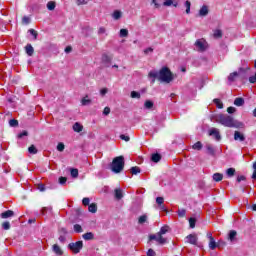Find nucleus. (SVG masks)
I'll list each match as a JSON object with an SVG mask.
<instances>
[{"label": "nucleus", "instance_id": "nucleus-1", "mask_svg": "<svg viewBox=\"0 0 256 256\" xmlns=\"http://www.w3.org/2000/svg\"><path fill=\"white\" fill-rule=\"evenodd\" d=\"M175 77L177 76L167 66L162 67L159 71L152 70L148 73V78L152 79V83H155V79H157L160 83L169 84L175 80Z\"/></svg>", "mask_w": 256, "mask_h": 256}, {"label": "nucleus", "instance_id": "nucleus-2", "mask_svg": "<svg viewBox=\"0 0 256 256\" xmlns=\"http://www.w3.org/2000/svg\"><path fill=\"white\" fill-rule=\"evenodd\" d=\"M215 121L216 123H220V125H223L224 127H230L234 129H243V127H245V124H243V122L237 121L229 115L218 114L215 117Z\"/></svg>", "mask_w": 256, "mask_h": 256}, {"label": "nucleus", "instance_id": "nucleus-3", "mask_svg": "<svg viewBox=\"0 0 256 256\" xmlns=\"http://www.w3.org/2000/svg\"><path fill=\"white\" fill-rule=\"evenodd\" d=\"M124 167H125V160L123 156H118L113 159L111 164V171L113 173H121Z\"/></svg>", "mask_w": 256, "mask_h": 256}, {"label": "nucleus", "instance_id": "nucleus-4", "mask_svg": "<svg viewBox=\"0 0 256 256\" xmlns=\"http://www.w3.org/2000/svg\"><path fill=\"white\" fill-rule=\"evenodd\" d=\"M194 45H195V49L198 50L200 53H203V51H207V47H209L205 39L196 40Z\"/></svg>", "mask_w": 256, "mask_h": 256}, {"label": "nucleus", "instance_id": "nucleus-5", "mask_svg": "<svg viewBox=\"0 0 256 256\" xmlns=\"http://www.w3.org/2000/svg\"><path fill=\"white\" fill-rule=\"evenodd\" d=\"M150 241H157L159 245H165V243H167V238L157 233V234L150 235Z\"/></svg>", "mask_w": 256, "mask_h": 256}, {"label": "nucleus", "instance_id": "nucleus-6", "mask_svg": "<svg viewBox=\"0 0 256 256\" xmlns=\"http://www.w3.org/2000/svg\"><path fill=\"white\" fill-rule=\"evenodd\" d=\"M69 249L73 251V253H79L83 249V241H77L75 243L69 244Z\"/></svg>", "mask_w": 256, "mask_h": 256}, {"label": "nucleus", "instance_id": "nucleus-7", "mask_svg": "<svg viewBox=\"0 0 256 256\" xmlns=\"http://www.w3.org/2000/svg\"><path fill=\"white\" fill-rule=\"evenodd\" d=\"M198 240H199V238H197L196 234H189L185 238V242L190 243V245H197Z\"/></svg>", "mask_w": 256, "mask_h": 256}, {"label": "nucleus", "instance_id": "nucleus-8", "mask_svg": "<svg viewBox=\"0 0 256 256\" xmlns=\"http://www.w3.org/2000/svg\"><path fill=\"white\" fill-rule=\"evenodd\" d=\"M208 134L210 135V137H214V139H216V141L221 140V134H219V129H217V128H211L208 131Z\"/></svg>", "mask_w": 256, "mask_h": 256}, {"label": "nucleus", "instance_id": "nucleus-9", "mask_svg": "<svg viewBox=\"0 0 256 256\" xmlns=\"http://www.w3.org/2000/svg\"><path fill=\"white\" fill-rule=\"evenodd\" d=\"M156 203L158 205L157 208L159 209V211H167V208H165V205H163V203H165V199L163 197H157Z\"/></svg>", "mask_w": 256, "mask_h": 256}, {"label": "nucleus", "instance_id": "nucleus-10", "mask_svg": "<svg viewBox=\"0 0 256 256\" xmlns=\"http://www.w3.org/2000/svg\"><path fill=\"white\" fill-rule=\"evenodd\" d=\"M209 15V6L203 5L199 10L200 17H207Z\"/></svg>", "mask_w": 256, "mask_h": 256}, {"label": "nucleus", "instance_id": "nucleus-11", "mask_svg": "<svg viewBox=\"0 0 256 256\" xmlns=\"http://www.w3.org/2000/svg\"><path fill=\"white\" fill-rule=\"evenodd\" d=\"M234 141H240V142L245 141V134L241 133L239 131H235L234 132Z\"/></svg>", "mask_w": 256, "mask_h": 256}, {"label": "nucleus", "instance_id": "nucleus-12", "mask_svg": "<svg viewBox=\"0 0 256 256\" xmlns=\"http://www.w3.org/2000/svg\"><path fill=\"white\" fill-rule=\"evenodd\" d=\"M121 17H123V12L121 10H115L112 13V19H114V21H119Z\"/></svg>", "mask_w": 256, "mask_h": 256}, {"label": "nucleus", "instance_id": "nucleus-13", "mask_svg": "<svg viewBox=\"0 0 256 256\" xmlns=\"http://www.w3.org/2000/svg\"><path fill=\"white\" fill-rule=\"evenodd\" d=\"M15 215V212L13 210H8L3 212L0 216L2 219H9V217H13Z\"/></svg>", "mask_w": 256, "mask_h": 256}, {"label": "nucleus", "instance_id": "nucleus-14", "mask_svg": "<svg viewBox=\"0 0 256 256\" xmlns=\"http://www.w3.org/2000/svg\"><path fill=\"white\" fill-rule=\"evenodd\" d=\"M111 61H113V56L107 53L102 54V63H111Z\"/></svg>", "mask_w": 256, "mask_h": 256}, {"label": "nucleus", "instance_id": "nucleus-15", "mask_svg": "<svg viewBox=\"0 0 256 256\" xmlns=\"http://www.w3.org/2000/svg\"><path fill=\"white\" fill-rule=\"evenodd\" d=\"M208 247L209 249L214 251V249H217V247H219V244H217V242L215 241V238H211V240H209Z\"/></svg>", "mask_w": 256, "mask_h": 256}, {"label": "nucleus", "instance_id": "nucleus-16", "mask_svg": "<svg viewBox=\"0 0 256 256\" xmlns=\"http://www.w3.org/2000/svg\"><path fill=\"white\" fill-rule=\"evenodd\" d=\"M25 51L29 57H32L33 53H35V49H33V46L31 44L26 45Z\"/></svg>", "mask_w": 256, "mask_h": 256}, {"label": "nucleus", "instance_id": "nucleus-17", "mask_svg": "<svg viewBox=\"0 0 256 256\" xmlns=\"http://www.w3.org/2000/svg\"><path fill=\"white\" fill-rule=\"evenodd\" d=\"M234 105L236 107H243V105H245V99L238 97L234 100Z\"/></svg>", "mask_w": 256, "mask_h": 256}, {"label": "nucleus", "instance_id": "nucleus-18", "mask_svg": "<svg viewBox=\"0 0 256 256\" xmlns=\"http://www.w3.org/2000/svg\"><path fill=\"white\" fill-rule=\"evenodd\" d=\"M164 7H171V5H173V7H178V3L177 2H173V0H164L163 2Z\"/></svg>", "mask_w": 256, "mask_h": 256}, {"label": "nucleus", "instance_id": "nucleus-19", "mask_svg": "<svg viewBox=\"0 0 256 256\" xmlns=\"http://www.w3.org/2000/svg\"><path fill=\"white\" fill-rule=\"evenodd\" d=\"M73 131H75L76 133H81V131H83V125H81L79 122H76L73 125Z\"/></svg>", "mask_w": 256, "mask_h": 256}, {"label": "nucleus", "instance_id": "nucleus-20", "mask_svg": "<svg viewBox=\"0 0 256 256\" xmlns=\"http://www.w3.org/2000/svg\"><path fill=\"white\" fill-rule=\"evenodd\" d=\"M212 178H213V181H216V183H219V181H223V174L214 173Z\"/></svg>", "mask_w": 256, "mask_h": 256}, {"label": "nucleus", "instance_id": "nucleus-21", "mask_svg": "<svg viewBox=\"0 0 256 256\" xmlns=\"http://www.w3.org/2000/svg\"><path fill=\"white\" fill-rule=\"evenodd\" d=\"M52 249L56 255H63V250H61V247H59V245L54 244Z\"/></svg>", "mask_w": 256, "mask_h": 256}, {"label": "nucleus", "instance_id": "nucleus-22", "mask_svg": "<svg viewBox=\"0 0 256 256\" xmlns=\"http://www.w3.org/2000/svg\"><path fill=\"white\" fill-rule=\"evenodd\" d=\"M46 7L48 11H55V7H57V4L54 1H49Z\"/></svg>", "mask_w": 256, "mask_h": 256}, {"label": "nucleus", "instance_id": "nucleus-23", "mask_svg": "<svg viewBox=\"0 0 256 256\" xmlns=\"http://www.w3.org/2000/svg\"><path fill=\"white\" fill-rule=\"evenodd\" d=\"M115 198L118 200L123 199V190L116 188L115 189Z\"/></svg>", "mask_w": 256, "mask_h": 256}, {"label": "nucleus", "instance_id": "nucleus-24", "mask_svg": "<svg viewBox=\"0 0 256 256\" xmlns=\"http://www.w3.org/2000/svg\"><path fill=\"white\" fill-rule=\"evenodd\" d=\"M192 149H194V151H201V149H203V143H201V141L196 142L192 146Z\"/></svg>", "mask_w": 256, "mask_h": 256}, {"label": "nucleus", "instance_id": "nucleus-25", "mask_svg": "<svg viewBox=\"0 0 256 256\" xmlns=\"http://www.w3.org/2000/svg\"><path fill=\"white\" fill-rule=\"evenodd\" d=\"M82 237L85 241H91V239H93V237H95V236L93 235L92 232H87V233L83 234Z\"/></svg>", "mask_w": 256, "mask_h": 256}, {"label": "nucleus", "instance_id": "nucleus-26", "mask_svg": "<svg viewBox=\"0 0 256 256\" xmlns=\"http://www.w3.org/2000/svg\"><path fill=\"white\" fill-rule=\"evenodd\" d=\"M237 77H239V72H232L228 76V81L233 82V81H235V79H237Z\"/></svg>", "mask_w": 256, "mask_h": 256}, {"label": "nucleus", "instance_id": "nucleus-27", "mask_svg": "<svg viewBox=\"0 0 256 256\" xmlns=\"http://www.w3.org/2000/svg\"><path fill=\"white\" fill-rule=\"evenodd\" d=\"M235 237H237V231L231 230L228 235V239L233 242L235 241Z\"/></svg>", "mask_w": 256, "mask_h": 256}, {"label": "nucleus", "instance_id": "nucleus-28", "mask_svg": "<svg viewBox=\"0 0 256 256\" xmlns=\"http://www.w3.org/2000/svg\"><path fill=\"white\" fill-rule=\"evenodd\" d=\"M213 36L215 39H221L223 37V32L220 29L214 30Z\"/></svg>", "mask_w": 256, "mask_h": 256}, {"label": "nucleus", "instance_id": "nucleus-29", "mask_svg": "<svg viewBox=\"0 0 256 256\" xmlns=\"http://www.w3.org/2000/svg\"><path fill=\"white\" fill-rule=\"evenodd\" d=\"M166 233H169V226L165 225L161 227L160 231L158 232L159 235H165Z\"/></svg>", "mask_w": 256, "mask_h": 256}, {"label": "nucleus", "instance_id": "nucleus-30", "mask_svg": "<svg viewBox=\"0 0 256 256\" xmlns=\"http://www.w3.org/2000/svg\"><path fill=\"white\" fill-rule=\"evenodd\" d=\"M81 105L86 106V105H91V99H89V96H85L81 100Z\"/></svg>", "mask_w": 256, "mask_h": 256}, {"label": "nucleus", "instance_id": "nucleus-31", "mask_svg": "<svg viewBox=\"0 0 256 256\" xmlns=\"http://www.w3.org/2000/svg\"><path fill=\"white\" fill-rule=\"evenodd\" d=\"M88 211L90 213H97V204L92 203L88 206Z\"/></svg>", "mask_w": 256, "mask_h": 256}, {"label": "nucleus", "instance_id": "nucleus-32", "mask_svg": "<svg viewBox=\"0 0 256 256\" xmlns=\"http://www.w3.org/2000/svg\"><path fill=\"white\" fill-rule=\"evenodd\" d=\"M151 160L153 161V163H159L161 161V155L153 154Z\"/></svg>", "mask_w": 256, "mask_h": 256}, {"label": "nucleus", "instance_id": "nucleus-33", "mask_svg": "<svg viewBox=\"0 0 256 256\" xmlns=\"http://www.w3.org/2000/svg\"><path fill=\"white\" fill-rule=\"evenodd\" d=\"M184 7L186 8V13L187 15H189V13H191V1L187 0L184 3Z\"/></svg>", "mask_w": 256, "mask_h": 256}, {"label": "nucleus", "instance_id": "nucleus-34", "mask_svg": "<svg viewBox=\"0 0 256 256\" xmlns=\"http://www.w3.org/2000/svg\"><path fill=\"white\" fill-rule=\"evenodd\" d=\"M206 149L209 155H215V149L213 148V146H211V144H207Z\"/></svg>", "mask_w": 256, "mask_h": 256}, {"label": "nucleus", "instance_id": "nucleus-35", "mask_svg": "<svg viewBox=\"0 0 256 256\" xmlns=\"http://www.w3.org/2000/svg\"><path fill=\"white\" fill-rule=\"evenodd\" d=\"M153 101L151 100H146L145 103H144V107L145 109H153Z\"/></svg>", "mask_w": 256, "mask_h": 256}, {"label": "nucleus", "instance_id": "nucleus-36", "mask_svg": "<svg viewBox=\"0 0 256 256\" xmlns=\"http://www.w3.org/2000/svg\"><path fill=\"white\" fill-rule=\"evenodd\" d=\"M227 177H233L235 175V168H228L226 170Z\"/></svg>", "mask_w": 256, "mask_h": 256}, {"label": "nucleus", "instance_id": "nucleus-37", "mask_svg": "<svg viewBox=\"0 0 256 256\" xmlns=\"http://www.w3.org/2000/svg\"><path fill=\"white\" fill-rule=\"evenodd\" d=\"M120 37H129V30L123 28V29H120Z\"/></svg>", "mask_w": 256, "mask_h": 256}, {"label": "nucleus", "instance_id": "nucleus-38", "mask_svg": "<svg viewBox=\"0 0 256 256\" xmlns=\"http://www.w3.org/2000/svg\"><path fill=\"white\" fill-rule=\"evenodd\" d=\"M28 152H29L31 155H37V148L35 147V145H31V146L28 148Z\"/></svg>", "mask_w": 256, "mask_h": 256}, {"label": "nucleus", "instance_id": "nucleus-39", "mask_svg": "<svg viewBox=\"0 0 256 256\" xmlns=\"http://www.w3.org/2000/svg\"><path fill=\"white\" fill-rule=\"evenodd\" d=\"M130 96L132 99H141V94L137 91H132Z\"/></svg>", "mask_w": 256, "mask_h": 256}, {"label": "nucleus", "instance_id": "nucleus-40", "mask_svg": "<svg viewBox=\"0 0 256 256\" xmlns=\"http://www.w3.org/2000/svg\"><path fill=\"white\" fill-rule=\"evenodd\" d=\"M146 222H147V215H142V216L139 217L138 223L140 225H143V223H146Z\"/></svg>", "mask_w": 256, "mask_h": 256}, {"label": "nucleus", "instance_id": "nucleus-41", "mask_svg": "<svg viewBox=\"0 0 256 256\" xmlns=\"http://www.w3.org/2000/svg\"><path fill=\"white\" fill-rule=\"evenodd\" d=\"M130 171H131L132 175H137V173H141V169L139 167H137V166L132 167L130 169Z\"/></svg>", "mask_w": 256, "mask_h": 256}, {"label": "nucleus", "instance_id": "nucleus-42", "mask_svg": "<svg viewBox=\"0 0 256 256\" xmlns=\"http://www.w3.org/2000/svg\"><path fill=\"white\" fill-rule=\"evenodd\" d=\"M89 1H91V0H76V5H78V6L88 5Z\"/></svg>", "mask_w": 256, "mask_h": 256}, {"label": "nucleus", "instance_id": "nucleus-43", "mask_svg": "<svg viewBox=\"0 0 256 256\" xmlns=\"http://www.w3.org/2000/svg\"><path fill=\"white\" fill-rule=\"evenodd\" d=\"M74 231L75 233H83V228L79 224L74 225Z\"/></svg>", "mask_w": 256, "mask_h": 256}, {"label": "nucleus", "instance_id": "nucleus-44", "mask_svg": "<svg viewBox=\"0 0 256 256\" xmlns=\"http://www.w3.org/2000/svg\"><path fill=\"white\" fill-rule=\"evenodd\" d=\"M22 23L23 25H29L31 23V18H29V16H24L22 18Z\"/></svg>", "mask_w": 256, "mask_h": 256}, {"label": "nucleus", "instance_id": "nucleus-45", "mask_svg": "<svg viewBox=\"0 0 256 256\" xmlns=\"http://www.w3.org/2000/svg\"><path fill=\"white\" fill-rule=\"evenodd\" d=\"M214 103L217 106L218 109H223V102L219 99H214Z\"/></svg>", "mask_w": 256, "mask_h": 256}, {"label": "nucleus", "instance_id": "nucleus-46", "mask_svg": "<svg viewBox=\"0 0 256 256\" xmlns=\"http://www.w3.org/2000/svg\"><path fill=\"white\" fill-rule=\"evenodd\" d=\"M195 223H197V220L195 218L189 219V225L191 229H195Z\"/></svg>", "mask_w": 256, "mask_h": 256}, {"label": "nucleus", "instance_id": "nucleus-47", "mask_svg": "<svg viewBox=\"0 0 256 256\" xmlns=\"http://www.w3.org/2000/svg\"><path fill=\"white\" fill-rule=\"evenodd\" d=\"M107 33V29L103 26L98 28V35H105Z\"/></svg>", "mask_w": 256, "mask_h": 256}, {"label": "nucleus", "instance_id": "nucleus-48", "mask_svg": "<svg viewBox=\"0 0 256 256\" xmlns=\"http://www.w3.org/2000/svg\"><path fill=\"white\" fill-rule=\"evenodd\" d=\"M70 173H71V177L75 178V177L79 176V170H77L75 168L71 169Z\"/></svg>", "mask_w": 256, "mask_h": 256}, {"label": "nucleus", "instance_id": "nucleus-49", "mask_svg": "<svg viewBox=\"0 0 256 256\" xmlns=\"http://www.w3.org/2000/svg\"><path fill=\"white\" fill-rule=\"evenodd\" d=\"M57 151H60V152L65 151V144H63V142L58 143Z\"/></svg>", "mask_w": 256, "mask_h": 256}, {"label": "nucleus", "instance_id": "nucleus-50", "mask_svg": "<svg viewBox=\"0 0 256 256\" xmlns=\"http://www.w3.org/2000/svg\"><path fill=\"white\" fill-rule=\"evenodd\" d=\"M9 125H10V127H17V125H19V122L15 119H11L9 121Z\"/></svg>", "mask_w": 256, "mask_h": 256}, {"label": "nucleus", "instance_id": "nucleus-51", "mask_svg": "<svg viewBox=\"0 0 256 256\" xmlns=\"http://www.w3.org/2000/svg\"><path fill=\"white\" fill-rule=\"evenodd\" d=\"M2 227L5 229V231H8V229H11V224L9 222H4Z\"/></svg>", "mask_w": 256, "mask_h": 256}, {"label": "nucleus", "instance_id": "nucleus-52", "mask_svg": "<svg viewBox=\"0 0 256 256\" xmlns=\"http://www.w3.org/2000/svg\"><path fill=\"white\" fill-rule=\"evenodd\" d=\"M235 111H237V109H236L235 107L230 106V107L227 108V112H228L230 115L233 114V113H235Z\"/></svg>", "mask_w": 256, "mask_h": 256}, {"label": "nucleus", "instance_id": "nucleus-53", "mask_svg": "<svg viewBox=\"0 0 256 256\" xmlns=\"http://www.w3.org/2000/svg\"><path fill=\"white\" fill-rule=\"evenodd\" d=\"M252 179H256V162L253 163V174Z\"/></svg>", "mask_w": 256, "mask_h": 256}, {"label": "nucleus", "instance_id": "nucleus-54", "mask_svg": "<svg viewBox=\"0 0 256 256\" xmlns=\"http://www.w3.org/2000/svg\"><path fill=\"white\" fill-rule=\"evenodd\" d=\"M120 139H122V141H130L131 138H129V136H126L125 134L120 135Z\"/></svg>", "mask_w": 256, "mask_h": 256}, {"label": "nucleus", "instance_id": "nucleus-55", "mask_svg": "<svg viewBox=\"0 0 256 256\" xmlns=\"http://www.w3.org/2000/svg\"><path fill=\"white\" fill-rule=\"evenodd\" d=\"M59 183H60V185H65V183H67V178H65V177H60V178H59Z\"/></svg>", "mask_w": 256, "mask_h": 256}, {"label": "nucleus", "instance_id": "nucleus-56", "mask_svg": "<svg viewBox=\"0 0 256 256\" xmlns=\"http://www.w3.org/2000/svg\"><path fill=\"white\" fill-rule=\"evenodd\" d=\"M27 135H28L27 131H23L20 134H18V138L23 139V137H27Z\"/></svg>", "mask_w": 256, "mask_h": 256}, {"label": "nucleus", "instance_id": "nucleus-57", "mask_svg": "<svg viewBox=\"0 0 256 256\" xmlns=\"http://www.w3.org/2000/svg\"><path fill=\"white\" fill-rule=\"evenodd\" d=\"M155 255H157V253H155V251L153 249H149L147 251V256H155Z\"/></svg>", "mask_w": 256, "mask_h": 256}, {"label": "nucleus", "instance_id": "nucleus-58", "mask_svg": "<svg viewBox=\"0 0 256 256\" xmlns=\"http://www.w3.org/2000/svg\"><path fill=\"white\" fill-rule=\"evenodd\" d=\"M109 113H111V108L105 107L103 110V115H109Z\"/></svg>", "mask_w": 256, "mask_h": 256}, {"label": "nucleus", "instance_id": "nucleus-59", "mask_svg": "<svg viewBox=\"0 0 256 256\" xmlns=\"http://www.w3.org/2000/svg\"><path fill=\"white\" fill-rule=\"evenodd\" d=\"M108 91L109 90L107 88H103L100 90V95H102V97H104V95H107Z\"/></svg>", "mask_w": 256, "mask_h": 256}, {"label": "nucleus", "instance_id": "nucleus-60", "mask_svg": "<svg viewBox=\"0 0 256 256\" xmlns=\"http://www.w3.org/2000/svg\"><path fill=\"white\" fill-rule=\"evenodd\" d=\"M29 33H30V35L34 36V39H37V31H35L34 29H30Z\"/></svg>", "mask_w": 256, "mask_h": 256}, {"label": "nucleus", "instance_id": "nucleus-61", "mask_svg": "<svg viewBox=\"0 0 256 256\" xmlns=\"http://www.w3.org/2000/svg\"><path fill=\"white\" fill-rule=\"evenodd\" d=\"M152 4L154 5L155 9H159V7H161V4H159L157 0H152Z\"/></svg>", "mask_w": 256, "mask_h": 256}, {"label": "nucleus", "instance_id": "nucleus-62", "mask_svg": "<svg viewBox=\"0 0 256 256\" xmlns=\"http://www.w3.org/2000/svg\"><path fill=\"white\" fill-rule=\"evenodd\" d=\"M90 201H91V200H89V198H83L82 204L85 205V206H87V205H89Z\"/></svg>", "mask_w": 256, "mask_h": 256}, {"label": "nucleus", "instance_id": "nucleus-63", "mask_svg": "<svg viewBox=\"0 0 256 256\" xmlns=\"http://www.w3.org/2000/svg\"><path fill=\"white\" fill-rule=\"evenodd\" d=\"M185 213H186L185 209H181V210L178 211V215L180 217H185Z\"/></svg>", "mask_w": 256, "mask_h": 256}, {"label": "nucleus", "instance_id": "nucleus-64", "mask_svg": "<svg viewBox=\"0 0 256 256\" xmlns=\"http://www.w3.org/2000/svg\"><path fill=\"white\" fill-rule=\"evenodd\" d=\"M241 181H245V176L241 175L237 177V182L241 183Z\"/></svg>", "mask_w": 256, "mask_h": 256}]
</instances>
